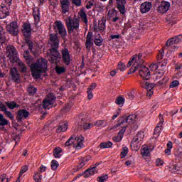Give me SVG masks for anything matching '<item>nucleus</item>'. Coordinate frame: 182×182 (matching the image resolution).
<instances>
[{"label":"nucleus","instance_id":"0eeeda50","mask_svg":"<svg viewBox=\"0 0 182 182\" xmlns=\"http://www.w3.org/2000/svg\"><path fill=\"white\" fill-rule=\"evenodd\" d=\"M182 40V35H178L177 36L169 38L166 41V46H168V50H171L172 52L177 49V46L174 45H177V43H180Z\"/></svg>","mask_w":182,"mask_h":182},{"label":"nucleus","instance_id":"4c0bfd02","mask_svg":"<svg viewBox=\"0 0 182 182\" xmlns=\"http://www.w3.org/2000/svg\"><path fill=\"white\" fill-rule=\"evenodd\" d=\"M117 11L114 9H111L108 11L107 17L109 19H112V18H114V16H117Z\"/></svg>","mask_w":182,"mask_h":182},{"label":"nucleus","instance_id":"a19ab883","mask_svg":"<svg viewBox=\"0 0 182 182\" xmlns=\"http://www.w3.org/2000/svg\"><path fill=\"white\" fill-rule=\"evenodd\" d=\"M167 66V63L166 62H159L157 63L158 70H165L166 67Z\"/></svg>","mask_w":182,"mask_h":182},{"label":"nucleus","instance_id":"f3484780","mask_svg":"<svg viewBox=\"0 0 182 182\" xmlns=\"http://www.w3.org/2000/svg\"><path fill=\"white\" fill-rule=\"evenodd\" d=\"M9 8L4 4L0 6V19H5L7 16H9Z\"/></svg>","mask_w":182,"mask_h":182},{"label":"nucleus","instance_id":"49530a36","mask_svg":"<svg viewBox=\"0 0 182 182\" xmlns=\"http://www.w3.org/2000/svg\"><path fill=\"white\" fill-rule=\"evenodd\" d=\"M107 180H109V175L107 174H103L97 178V181L99 182H105L107 181Z\"/></svg>","mask_w":182,"mask_h":182},{"label":"nucleus","instance_id":"5701e85b","mask_svg":"<svg viewBox=\"0 0 182 182\" xmlns=\"http://www.w3.org/2000/svg\"><path fill=\"white\" fill-rule=\"evenodd\" d=\"M33 16L34 18V21L36 23H39L41 21V9L39 8L36 7L33 10Z\"/></svg>","mask_w":182,"mask_h":182},{"label":"nucleus","instance_id":"c9c22d12","mask_svg":"<svg viewBox=\"0 0 182 182\" xmlns=\"http://www.w3.org/2000/svg\"><path fill=\"white\" fill-rule=\"evenodd\" d=\"M80 16L81 18V20L82 22H85V24H87V15H86V13L85 12L84 10H80Z\"/></svg>","mask_w":182,"mask_h":182},{"label":"nucleus","instance_id":"6e6d98bb","mask_svg":"<svg viewBox=\"0 0 182 182\" xmlns=\"http://www.w3.org/2000/svg\"><path fill=\"white\" fill-rule=\"evenodd\" d=\"M95 126H97V127H106L107 124L105 120H100L96 122Z\"/></svg>","mask_w":182,"mask_h":182},{"label":"nucleus","instance_id":"3c124183","mask_svg":"<svg viewBox=\"0 0 182 182\" xmlns=\"http://www.w3.org/2000/svg\"><path fill=\"white\" fill-rule=\"evenodd\" d=\"M129 153V148L127 146H124L122 148V151H121V157L122 159H124L127 154Z\"/></svg>","mask_w":182,"mask_h":182},{"label":"nucleus","instance_id":"20e7f679","mask_svg":"<svg viewBox=\"0 0 182 182\" xmlns=\"http://www.w3.org/2000/svg\"><path fill=\"white\" fill-rule=\"evenodd\" d=\"M47 56L50 63H56L58 58L60 59L61 58L60 53H59V47H51L47 52Z\"/></svg>","mask_w":182,"mask_h":182},{"label":"nucleus","instance_id":"6e6552de","mask_svg":"<svg viewBox=\"0 0 182 182\" xmlns=\"http://www.w3.org/2000/svg\"><path fill=\"white\" fill-rule=\"evenodd\" d=\"M56 100V97L55 96V94L50 93L48 94L46 99L43 101V107L44 109H50V107H53V103Z\"/></svg>","mask_w":182,"mask_h":182},{"label":"nucleus","instance_id":"e2e57ef3","mask_svg":"<svg viewBox=\"0 0 182 182\" xmlns=\"http://www.w3.org/2000/svg\"><path fill=\"white\" fill-rule=\"evenodd\" d=\"M48 2L50 5V6L53 7V8H56V6H58L59 2L58 1V0H48Z\"/></svg>","mask_w":182,"mask_h":182},{"label":"nucleus","instance_id":"09e8293b","mask_svg":"<svg viewBox=\"0 0 182 182\" xmlns=\"http://www.w3.org/2000/svg\"><path fill=\"white\" fill-rule=\"evenodd\" d=\"M164 123V119L163 118V114H159V122L157 124L156 127L159 129H163V124Z\"/></svg>","mask_w":182,"mask_h":182},{"label":"nucleus","instance_id":"f03ea898","mask_svg":"<svg viewBox=\"0 0 182 182\" xmlns=\"http://www.w3.org/2000/svg\"><path fill=\"white\" fill-rule=\"evenodd\" d=\"M65 25L68 31V33L72 34L75 31L79 32V26H80V21L78 18L68 17L65 19Z\"/></svg>","mask_w":182,"mask_h":182},{"label":"nucleus","instance_id":"412c9836","mask_svg":"<svg viewBox=\"0 0 182 182\" xmlns=\"http://www.w3.org/2000/svg\"><path fill=\"white\" fill-rule=\"evenodd\" d=\"M6 50L8 58L10 59H12L13 56H16V55H18V51L16 50V48L14 47V46H8Z\"/></svg>","mask_w":182,"mask_h":182},{"label":"nucleus","instance_id":"4be33fe9","mask_svg":"<svg viewBox=\"0 0 182 182\" xmlns=\"http://www.w3.org/2000/svg\"><path fill=\"white\" fill-rule=\"evenodd\" d=\"M126 129H127V126L122 127V129L118 132V136L113 138L114 141L116 143L122 141L123 136H124V133L126 132Z\"/></svg>","mask_w":182,"mask_h":182},{"label":"nucleus","instance_id":"cd10ccee","mask_svg":"<svg viewBox=\"0 0 182 182\" xmlns=\"http://www.w3.org/2000/svg\"><path fill=\"white\" fill-rule=\"evenodd\" d=\"M3 108L1 107V112H4L6 117H9V119H11V120H14V117L12 115V112L8 111V108L6 107V105L3 104Z\"/></svg>","mask_w":182,"mask_h":182},{"label":"nucleus","instance_id":"a878e982","mask_svg":"<svg viewBox=\"0 0 182 182\" xmlns=\"http://www.w3.org/2000/svg\"><path fill=\"white\" fill-rule=\"evenodd\" d=\"M92 36H93V34L91 32H89L87 35L85 46L88 50H90V48H92V46H93V43H92Z\"/></svg>","mask_w":182,"mask_h":182},{"label":"nucleus","instance_id":"c756f323","mask_svg":"<svg viewBox=\"0 0 182 182\" xmlns=\"http://www.w3.org/2000/svg\"><path fill=\"white\" fill-rule=\"evenodd\" d=\"M98 29L99 31L106 29V18L102 17L101 20L98 21Z\"/></svg>","mask_w":182,"mask_h":182},{"label":"nucleus","instance_id":"dca6fc26","mask_svg":"<svg viewBox=\"0 0 182 182\" xmlns=\"http://www.w3.org/2000/svg\"><path fill=\"white\" fill-rule=\"evenodd\" d=\"M117 2V8H118L122 15L126 14V0H115Z\"/></svg>","mask_w":182,"mask_h":182},{"label":"nucleus","instance_id":"8fccbe9b","mask_svg":"<svg viewBox=\"0 0 182 182\" xmlns=\"http://www.w3.org/2000/svg\"><path fill=\"white\" fill-rule=\"evenodd\" d=\"M33 178L36 182H42V175L39 172L35 173Z\"/></svg>","mask_w":182,"mask_h":182},{"label":"nucleus","instance_id":"774afa93","mask_svg":"<svg viewBox=\"0 0 182 182\" xmlns=\"http://www.w3.org/2000/svg\"><path fill=\"white\" fill-rule=\"evenodd\" d=\"M1 182H8L9 179L6 178V174H3L1 176Z\"/></svg>","mask_w":182,"mask_h":182},{"label":"nucleus","instance_id":"1a4fd4ad","mask_svg":"<svg viewBox=\"0 0 182 182\" xmlns=\"http://www.w3.org/2000/svg\"><path fill=\"white\" fill-rule=\"evenodd\" d=\"M140 85L141 87H144V89H146L147 90L146 95L149 97H151L153 96V94L154 93V91L153 89H154V83H150L147 82V80H142L140 82Z\"/></svg>","mask_w":182,"mask_h":182},{"label":"nucleus","instance_id":"72a5a7b5","mask_svg":"<svg viewBox=\"0 0 182 182\" xmlns=\"http://www.w3.org/2000/svg\"><path fill=\"white\" fill-rule=\"evenodd\" d=\"M6 37H5V30H4V27L0 26V43H5V41Z\"/></svg>","mask_w":182,"mask_h":182},{"label":"nucleus","instance_id":"a18cd8bd","mask_svg":"<svg viewBox=\"0 0 182 182\" xmlns=\"http://www.w3.org/2000/svg\"><path fill=\"white\" fill-rule=\"evenodd\" d=\"M60 153H62V149L60 147H57L54 149V157L55 159H60Z\"/></svg>","mask_w":182,"mask_h":182},{"label":"nucleus","instance_id":"4468645a","mask_svg":"<svg viewBox=\"0 0 182 182\" xmlns=\"http://www.w3.org/2000/svg\"><path fill=\"white\" fill-rule=\"evenodd\" d=\"M49 45H50L51 47L59 48V38H58V34H50Z\"/></svg>","mask_w":182,"mask_h":182},{"label":"nucleus","instance_id":"7ed1b4c3","mask_svg":"<svg viewBox=\"0 0 182 182\" xmlns=\"http://www.w3.org/2000/svg\"><path fill=\"white\" fill-rule=\"evenodd\" d=\"M23 34L25 36V43L28 45V49L32 50L33 49V43L31 40V36L32 35V28L31 24L24 23L22 28Z\"/></svg>","mask_w":182,"mask_h":182},{"label":"nucleus","instance_id":"473e14b6","mask_svg":"<svg viewBox=\"0 0 182 182\" xmlns=\"http://www.w3.org/2000/svg\"><path fill=\"white\" fill-rule=\"evenodd\" d=\"M94 42L97 46H102V44L103 43V38H102L100 34L96 33Z\"/></svg>","mask_w":182,"mask_h":182},{"label":"nucleus","instance_id":"bb28decb","mask_svg":"<svg viewBox=\"0 0 182 182\" xmlns=\"http://www.w3.org/2000/svg\"><path fill=\"white\" fill-rule=\"evenodd\" d=\"M68 127H69L68 126V122H60L58 127L56 129V132L58 133H62L63 132H66Z\"/></svg>","mask_w":182,"mask_h":182},{"label":"nucleus","instance_id":"9d476101","mask_svg":"<svg viewBox=\"0 0 182 182\" xmlns=\"http://www.w3.org/2000/svg\"><path fill=\"white\" fill-rule=\"evenodd\" d=\"M6 31L13 36H18L19 35V28H18V23L13 21L6 26Z\"/></svg>","mask_w":182,"mask_h":182},{"label":"nucleus","instance_id":"9b49d317","mask_svg":"<svg viewBox=\"0 0 182 182\" xmlns=\"http://www.w3.org/2000/svg\"><path fill=\"white\" fill-rule=\"evenodd\" d=\"M83 143H85V138L82 136H76L74 139V144L73 147L75 150L79 151L85 147V144H83Z\"/></svg>","mask_w":182,"mask_h":182},{"label":"nucleus","instance_id":"69168bd1","mask_svg":"<svg viewBox=\"0 0 182 182\" xmlns=\"http://www.w3.org/2000/svg\"><path fill=\"white\" fill-rule=\"evenodd\" d=\"M164 56V50H161L159 51V53L157 55V60H161V59H163V57Z\"/></svg>","mask_w":182,"mask_h":182},{"label":"nucleus","instance_id":"6ab92c4d","mask_svg":"<svg viewBox=\"0 0 182 182\" xmlns=\"http://www.w3.org/2000/svg\"><path fill=\"white\" fill-rule=\"evenodd\" d=\"M153 4L149 1L144 2L141 4L140 11L141 14H147L151 9Z\"/></svg>","mask_w":182,"mask_h":182},{"label":"nucleus","instance_id":"864d4df0","mask_svg":"<svg viewBox=\"0 0 182 182\" xmlns=\"http://www.w3.org/2000/svg\"><path fill=\"white\" fill-rule=\"evenodd\" d=\"M51 168L52 170H57L58 169V167H59V163L58 162V161L53 159L52 161H51Z\"/></svg>","mask_w":182,"mask_h":182},{"label":"nucleus","instance_id":"423d86ee","mask_svg":"<svg viewBox=\"0 0 182 182\" xmlns=\"http://www.w3.org/2000/svg\"><path fill=\"white\" fill-rule=\"evenodd\" d=\"M134 122H136V114L129 115L127 117L121 118L119 123L109 128V130H114V129H119L124 123H129L130 124Z\"/></svg>","mask_w":182,"mask_h":182},{"label":"nucleus","instance_id":"2f4dec72","mask_svg":"<svg viewBox=\"0 0 182 182\" xmlns=\"http://www.w3.org/2000/svg\"><path fill=\"white\" fill-rule=\"evenodd\" d=\"M141 141H137L136 139H134L132 142H131V146L132 147V149H134V150H139V149H140V146H141Z\"/></svg>","mask_w":182,"mask_h":182},{"label":"nucleus","instance_id":"5fc2aeb1","mask_svg":"<svg viewBox=\"0 0 182 182\" xmlns=\"http://www.w3.org/2000/svg\"><path fill=\"white\" fill-rule=\"evenodd\" d=\"M37 90H38L36 89V87H35L33 86H30L27 89V92H28V93L30 95H35V93H36Z\"/></svg>","mask_w":182,"mask_h":182},{"label":"nucleus","instance_id":"f704fd0d","mask_svg":"<svg viewBox=\"0 0 182 182\" xmlns=\"http://www.w3.org/2000/svg\"><path fill=\"white\" fill-rule=\"evenodd\" d=\"M18 68L21 70V72H22L23 73H26L28 68H26V65H25V63L21 61V60H18Z\"/></svg>","mask_w":182,"mask_h":182},{"label":"nucleus","instance_id":"13d9d810","mask_svg":"<svg viewBox=\"0 0 182 182\" xmlns=\"http://www.w3.org/2000/svg\"><path fill=\"white\" fill-rule=\"evenodd\" d=\"M115 103L117 105H119V106L124 105V98L122 97H118L117 98V100H115Z\"/></svg>","mask_w":182,"mask_h":182},{"label":"nucleus","instance_id":"f8f14e48","mask_svg":"<svg viewBox=\"0 0 182 182\" xmlns=\"http://www.w3.org/2000/svg\"><path fill=\"white\" fill-rule=\"evenodd\" d=\"M55 29L58 31V33L60 35L61 38H65L68 33L66 32V28H65V26L63 25V23H62V21H55Z\"/></svg>","mask_w":182,"mask_h":182},{"label":"nucleus","instance_id":"c85d7f7f","mask_svg":"<svg viewBox=\"0 0 182 182\" xmlns=\"http://www.w3.org/2000/svg\"><path fill=\"white\" fill-rule=\"evenodd\" d=\"M80 127L81 129H83V130H89V129L93 127V124L87 123L86 121L82 120L80 124Z\"/></svg>","mask_w":182,"mask_h":182},{"label":"nucleus","instance_id":"7c9ffc66","mask_svg":"<svg viewBox=\"0 0 182 182\" xmlns=\"http://www.w3.org/2000/svg\"><path fill=\"white\" fill-rule=\"evenodd\" d=\"M171 173H174L175 174H181L182 173V166H178V165H173L171 167Z\"/></svg>","mask_w":182,"mask_h":182},{"label":"nucleus","instance_id":"603ef678","mask_svg":"<svg viewBox=\"0 0 182 182\" xmlns=\"http://www.w3.org/2000/svg\"><path fill=\"white\" fill-rule=\"evenodd\" d=\"M66 70V68H65L64 67H59V66H56L55 67V72L58 73V75H61V73H65Z\"/></svg>","mask_w":182,"mask_h":182},{"label":"nucleus","instance_id":"ddd939ff","mask_svg":"<svg viewBox=\"0 0 182 182\" xmlns=\"http://www.w3.org/2000/svg\"><path fill=\"white\" fill-rule=\"evenodd\" d=\"M62 59L63 63L67 66L70 65V53L68 48H63L61 50Z\"/></svg>","mask_w":182,"mask_h":182},{"label":"nucleus","instance_id":"338daca9","mask_svg":"<svg viewBox=\"0 0 182 182\" xmlns=\"http://www.w3.org/2000/svg\"><path fill=\"white\" fill-rule=\"evenodd\" d=\"M92 6H93V0L88 1L87 2V4L85 5V8L87 9H90V8H92Z\"/></svg>","mask_w":182,"mask_h":182},{"label":"nucleus","instance_id":"de8ad7c7","mask_svg":"<svg viewBox=\"0 0 182 182\" xmlns=\"http://www.w3.org/2000/svg\"><path fill=\"white\" fill-rule=\"evenodd\" d=\"M139 63H134L132 67L130 68L129 73V74L134 73L136 70H139Z\"/></svg>","mask_w":182,"mask_h":182},{"label":"nucleus","instance_id":"bf43d9fd","mask_svg":"<svg viewBox=\"0 0 182 182\" xmlns=\"http://www.w3.org/2000/svg\"><path fill=\"white\" fill-rule=\"evenodd\" d=\"M118 69L121 72H124V70H126V65H124V63H123L122 62H119L118 63Z\"/></svg>","mask_w":182,"mask_h":182},{"label":"nucleus","instance_id":"37998d69","mask_svg":"<svg viewBox=\"0 0 182 182\" xmlns=\"http://www.w3.org/2000/svg\"><path fill=\"white\" fill-rule=\"evenodd\" d=\"M112 146H113V144L110 141L102 142L100 144V149H109V147H112Z\"/></svg>","mask_w":182,"mask_h":182},{"label":"nucleus","instance_id":"b1692460","mask_svg":"<svg viewBox=\"0 0 182 182\" xmlns=\"http://www.w3.org/2000/svg\"><path fill=\"white\" fill-rule=\"evenodd\" d=\"M99 165V164H95V166H93L90 168L87 169L85 171V177H89L90 176H94V174H96V173H97V166Z\"/></svg>","mask_w":182,"mask_h":182},{"label":"nucleus","instance_id":"58836bf2","mask_svg":"<svg viewBox=\"0 0 182 182\" xmlns=\"http://www.w3.org/2000/svg\"><path fill=\"white\" fill-rule=\"evenodd\" d=\"M23 58L26 60L27 63H31L32 61V56L29 54V50H26L23 53Z\"/></svg>","mask_w":182,"mask_h":182},{"label":"nucleus","instance_id":"e433bc0d","mask_svg":"<svg viewBox=\"0 0 182 182\" xmlns=\"http://www.w3.org/2000/svg\"><path fill=\"white\" fill-rule=\"evenodd\" d=\"M5 104L7 107H9V109H11V110H14V109L16 107H19V105H18L15 102H6Z\"/></svg>","mask_w":182,"mask_h":182},{"label":"nucleus","instance_id":"052dcab7","mask_svg":"<svg viewBox=\"0 0 182 182\" xmlns=\"http://www.w3.org/2000/svg\"><path fill=\"white\" fill-rule=\"evenodd\" d=\"M28 168H29L28 166H23L21 167L20 170V173H19L20 177H22V175L26 173V171H28Z\"/></svg>","mask_w":182,"mask_h":182},{"label":"nucleus","instance_id":"4d7b16f0","mask_svg":"<svg viewBox=\"0 0 182 182\" xmlns=\"http://www.w3.org/2000/svg\"><path fill=\"white\" fill-rule=\"evenodd\" d=\"M74 139L73 138H70L66 142H65V147H70V146H73L74 144Z\"/></svg>","mask_w":182,"mask_h":182},{"label":"nucleus","instance_id":"0e129e2a","mask_svg":"<svg viewBox=\"0 0 182 182\" xmlns=\"http://www.w3.org/2000/svg\"><path fill=\"white\" fill-rule=\"evenodd\" d=\"M84 166H86V164H85V161H83V159L81 158L80 160V163L78 164L77 167L78 170H80V168L84 167Z\"/></svg>","mask_w":182,"mask_h":182},{"label":"nucleus","instance_id":"a211bd4d","mask_svg":"<svg viewBox=\"0 0 182 182\" xmlns=\"http://www.w3.org/2000/svg\"><path fill=\"white\" fill-rule=\"evenodd\" d=\"M142 56L143 55L141 53H139L138 55H134L133 58L128 62L127 68H130V66H132L133 63L140 64V61L143 60V59H141Z\"/></svg>","mask_w":182,"mask_h":182},{"label":"nucleus","instance_id":"680f3d73","mask_svg":"<svg viewBox=\"0 0 182 182\" xmlns=\"http://www.w3.org/2000/svg\"><path fill=\"white\" fill-rule=\"evenodd\" d=\"M175 156H176V157H181V156H182V146H179L178 147L177 151L175 152Z\"/></svg>","mask_w":182,"mask_h":182},{"label":"nucleus","instance_id":"39448f33","mask_svg":"<svg viewBox=\"0 0 182 182\" xmlns=\"http://www.w3.org/2000/svg\"><path fill=\"white\" fill-rule=\"evenodd\" d=\"M144 60H141L139 62V73L141 77L144 79V80H149L150 79V76H151V74L150 73V70H149V68L144 65Z\"/></svg>","mask_w":182,"mask_h":182},{"label":"nucleus","instance_id":"c03bdc74","mask_svg":"<svg viewBox=\"0 0 182 182\" xmlns=\"http://www.w3.org/2000/svg\"><path fill=\"white\" fill-rule=\"evenodd\" d=\"M63 14H68L70 9V4H60Z\"/></svg>","mask_w":182,"mask_h":182},{"label":"nucleus","instance_id":"aec40b11","mask_svg":"<svg viewBox=\"0 0 182 182\" xmlns=\"http://www.w3.org/2000/svg\"><path fill=\"white\" fill-rule=\"evenodd\" d=\"M29 117V112L26 109H20L17 113V120L18 122H22L24 119H28Z\"/></svg>","mask_w":182,"mask_h":182},{"label":"nucleus","instance_id":"2eb2a0df","mask_svg":"<svg viewBox=\"0 0 182 182\" xmlns=\"http://www.w3.org/2000/svg\"><path fill=\"white\" fill-rule=\"evenodd\" d=\"M171 4L169 2L163 1L158 7V12L160 14H166L170 9Z\"/></svg>","mask_w":182,"mask_h":182},{"label":"nucleus","instance_id":"393cba45","mask_svg":"<svg viewBox=\"0 0 182 182\" xmlns=\"http://www.w3.org/2000/svg\"><path fill=\"white\" fill-rule=\"evenodd\" d=\"M10 74L13 80L18 83V82H19V77H21V75H19V73H18V70H16V68H11L10 70Z\"/></svg>","mask_w":182,"mask_h":182},{"label":"nucleus","instance_id":"ea45409f","mask_svg":"<svg viewBox=\"0 0 182 182\" xmlns=\"http://www.w3.org/2000/svg\"><path fill=\"white\" fill-rule=\"evenodd\" d=\"M141 154L143 156V157H149L150 155L149 148L147 146L144 147L141 151Z\"/></svg>","mask_w":182,"mask_h":182},{"label":"nucleus","instance_id":"f257e3e1","mask_svg":"<svg viewBox=\"0 0 182 182\" xmlns=\"http://www.w3.org/2000/svg\"><path fill=\"white\" fill-rule=\"evenodd\" d=\"M48 68V63L46 60L41 58L37 60V62L31 64V75L34 79H40L42 76V73L46 72Z\"/></svg>","mask_w":182,"mask_h":182},{"label":"nucleus","instance_id":"79ce46f5","mask_svg":"<svg viewBox=\"0 0 182 182\" xmlns=\"http://www.w3.org/2000/svg\"><path fill=\"white\" fill-rule=\"evenodd\" d=\"M144 139V132H138L136 136L134 138V140H137L139 141H143V139Z\"/></svg>","mask_w":182,"mask_h":182}]
</instances>
